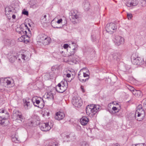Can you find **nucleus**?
I'll list each match as a JSON object with an SVG mask.
<instances>
[{"instance_id":"nucleus-1","label":"nucleus","mask_w":146,"mask_h":146,"mask_svg":"<svg viewBox=\"0 0 146 146\" xmlns=\"http://www.w3.org/2000/svg\"><path fill=\"white\" fill-rule=\"evenodd\" d=\"M131 60L132 63L135 65H141L144 62L143 58L139 57H135L134 54L131 56Z\"/></svg>"},{"instance_id":"nucleus-2","label":"nucleus","mask_w":146,"mask_h":146,"mask_svg":"<svg viewBox=\"0 0 146 146\" xmlns=\"http://www.w3.org/2000/svg\"><path fill=\"white\" fill-rule=\"evenodd\" d=\"M145 115V112L144 110H136L134 115L135 118L137 121L142 120Z\"/></svg>"},{"instance_id":"nucleus-3","label":"nucleus","mask_w":146,"mask_h":146,"mask_svg":"<svg viewBox=\"0 0 146 146\" xmlns=\"http://www.w3.org/2000/svg\"><path fill=\"white\" fill-rule=\"evenodd\" d=\"M78 14L77 10L72 11L71 15L69 16L71 21L74 24H75L79 19Z\"/></svg>"},{"instance_id":"nucleus-4","label":"nucleus","mask_w":146,"mask_h":146,"mask_svg":"<svg viewBox=\"0 0 146 146\" xmlns=\"http://www.w3.org/2000/svg\"><path fill=\"white\" fill-rule=\"evenodd\" d=\"M25 56L24 54L17 53L16 55L13 56V57L10 58L9 60L11 62H13L16 59H17L19 62H24L25 60Z\"/></svg>"},{"instance_id":"nucleus-5","label":"nucleus","mask_w":146,"mask_h":146,"mask_svg":"<svg viewBox=\"0 0 146 146\" xmlns=\"http://www.w3.org/2000/svg\"><path fill=\"white\" fill-rule=\"evenodd\" d=\"M35 101V102H33V103L35 106L41 109L42 108L44 107V103L42 98L39 97H36Z\"/></svg>"},{"instance_id":"nucleus-6","label":"nucleus","mask_w":146,"mask_h":146,"mask_svg":"<svg viewBox=\"0 0 146 146\" xmlns=\"http://www.w3.org/2000/svg\"><path fill=\"white\" fill-rule=\"evenodd\" d=\"M12 117L16 120L19 123H20L24 121V118L22 115L21 113L19 111H15L13 112Z\"/></svg>"},{"instance_id":"nucleus-7","label":"nucleus","mask_w":146,"mask_h":146,"mask_svg":"<svg viewBox=\"0 0 146 146\" xmlns=\"http://www.w3.org/2000/svg\"><path fill=\"white\" fill-rule=\"evenodd\" d=\"M72 102L73 105L75 107L79 108L82 105V101L79 97L74 96L73 97Z\"/></svg>"},{"instance_id":"nucleus-8","label":"nucleus","mask_w":146,"mask_h":146,"mask_svg":"<svg viewBox=\"0 0 146 146\" xmlns=\"http://www.w3.org/2000/svg\"><path fill=\"white\" fill-rule=\"evenodd\" d=\"M116 28L115 25L114 23H111L107 24L106 27V30L108 33L112 34L116 30Z\"/></svg>"},{"instance_id":"nucleus-9","label":"nucleus","mask_w":146,"mask_h":146,"mask_svg":"<svg viewBox=\"0 0 146 146\" xmlns=\"http://www.w3.org/2000/svg\"><path fill=\"white\" fill-rule=\"evenodd\" d=\"M39 125L41 130L44 131L49 130L51 127V126L49 125L48 123H41Z\"/></svg>"},{"instance_id":"nucleus-10","label":"nucleus","mask_w":146,"mask_h":146,"mask_svg":"<svg viewBox=\"0 0 146 146\" xmlns=\"http://www.w3.org/2000/svg\"><path fill=\"white\" fill-rule=\"evenodd\" d=\"M0 115V125H5V120L8 117L9 113L7 111V113H3Z\"/></svg>"},{"instance_id":"nucleus-11","label":"nucleus","mask_w":146,"mask_h":146,"mask_svg":"<svg viewBox=\"0 0 146 146\" xmlns=\"http://www.w3.org/2000/svg\"><path fill=\"white\" fill-rule=\"evenodd\" d=\"M67 86H66L64 84L62 86L60 83H59L56 87V90L57 91L60 93L63 92L66 90Z\"/></svg>"},{"instance_id":"nucleus-12","label":"nucleus","mask_w":146,"mask_h":146,"mask_svg":"<svg viewBox=\"0 0 146 146\" xmlns=\"http://www.w3.org/2000/svg\"><path fill=\"white\" fill-rule=\"evenodd\" d=\"M124 42V39L123 37L118 36H115L114 42L116 45L119 46L121 44L123 43Z\"/></svg>"},{"instance_id":"nucleus-13","label":"nucleus","mask_w":146,"mask_h":146,"mask_svg":"<svg viewBox=\"0 0 146 146\" xmlns=\"http://www.w3.org/2000/svg\"><path fill=\"white\" fill-rule=\"evenodd\" d=\"M11 78H1L0 79V82L3 86H6L9 85L11 84V82L10 80Z\"/></svg>"},{"instance_id":"nucleus-14","label":"nucleus","mask_w":146,"mask_h":146,"mask_svg":"<svg viewBox=\"0 0 146 146\" xmlns=\"http://www.w3.org/2000/svg\"><path fill=\"white\" fill-rule=\"evenodd\" d=\"M31 34H23L21 36L18 38V40L20 42H28L29 41V37H30Z\"/></svg>"},{"instance_id":"nucleus-15","label":"nucleus","mask_w":146,"mask_h":146,"mask_svg":"<svg viewBox=\"0 0 146 146\" xmlns=\"http://www.w3.org/2000/svg\"><path fill=\"white\" fill-rule=\"evenodd\" d=\"M62 135L64 137L63 139L67 141H70V139L71 140H74L76 139L75 135L73 133H70L69 135H65V136L64 134H62Z\"/></svg>"},{"instance_id":"nucleus-16","label":"nucleus","mask_w":146,"mask_h":146,"mask_svg":"<svg viewBox=\"0 0 146 146\" xmlns=\"http://www.w3.org/2000/svg\"><path fill=\"white\" fill-rule=\"evenodd\" d=\"M68 57V61L74 64H76L79 59V57L75 55L72 56H69Z\"/></svg>"},{"instance_id":"nucleus-17","label":"nucleus","mask_w":146,"mask_h":146,"mask_svg":"<svg viewBox=\"0 0 146 146\" xmlns=\"http://www.w3.org/2000/svg\"><path fill=\"white\" fill-rule=\"evenodd\" d=\"M65 117L64 113L61 112H57L54 116L55 119L58 120H60L63 119Z\"/></svg>"},{"instance_id":"nucleus-18","label":"nucleus","mask_w":146,"mask_h":146,"mask_svg":"<svg viewBox=\"0 0 146 146\" xmlns=\"http://www.w3.org/2000/svg\"><path fill=\"white\" fill-rule=\"evenodd\" d=\"M83 71L82 70H81L78 73V77L80 81L82 82H85L88 80L86 78L83 76Z\"/></svg>"},{"instance_id":"nucleus-19","label":"nucleus","mask_w":146,"mask_h":146,"mask_svg":"<svg viewBox=\"0 0 146 146\" xmlns=\"http://www.w3.org/2000/svg\"><path fill=\"white\" fill-rule=\"evenodd\" d=\"M95 105L92 104L90 105H88V106L86 108V112L87 114L88 115H90L92 113V109L94 106Z\"/></svg>"},{"instance_id":"nucleus-20","label":"nucleus","mask_w":146,"mask_h":146,"mask_svg":"<svg viewBox=\"0 0 146 146\" xmlns=\"http://www.w3.org/2000/svg\"><path fill=\"white\" fill-rule=\"evenodd\" d=\"M16 31L17 32L21 35L27 34V31L21 27H17L16 29Z\"/></svg>"},{"instance_id":"nucleus-21","label":"nucleus","mask_w":146,"mask_h":146,"mask_svg":"<svg viewBox=\"0 0 146 146\" xmlns=\"http://www.w3.org/2000/svg\"><path fill=\"white\" fill-rule=\"evenodd\" d=\"M40 40L43 41V44L44 45H48L49 44L50 41V39L48 37H42L40 38Z\"/></svg>"},{"instance_id":"nucleus-22","label":"nucleus","mask_w":146,"mask_h":146,"mask_svg":"<svg viewBox=\"0 0 146 146\" xmlns=\"http://www.w3.org/2000/svg\"><path fill=\"white\" fill-rule=\"evenodd\" d=\"M89 119L86 116H83L80 120L81 123L83 125H86Z\"/></svg>"},{"instance_id":"nucleus-23","label":"nucleus","mask_w":146,"mask_h":146,"mask_svg":"<svg viewBox=\"0 0 146 146\" xmlns=\"http://www.w3.org/2000/svg\"><path fill=\"white\" fill-rule=\"evenodd\" d=\"M100 108V106L98 105H95L94 106L92 109V113L90 114V115H93L95 114L99 111Z\"/></svg>"},{"instance_id":"nucleus-24","label":"nucleus","mask_w":146,"mask_h":146,"mask_svg":"<svg viewBox=\"0 0 146 146\" xmlns=\"http://www.w3.org/2000/svg\"><path fill=\"white\" fill-rule=\"evenodd\" d=\"M67 51L68 53V56L74 55V54L76 51V50H75V48L71 49L70 46H69V48L67 49Z\"/></svg>"},{"instance_id":"nucleus-25","label":"nucleus","mask_w":146,"mask_h":146,"mask_svg":"<svg viewBox=\"0 0 146 146\" xmlns=\"http://www.w3.org/2000/svg\"><path fill=\"white\" fill-rule=\"evenodd\" d=\"M23 101L24 103V106L25 108L28 109L30 107V102L27 101L26 100H23Z\"/></svg>"},{"instance_id":"nucleus-26","label":"nucleus","mask_w":146,"mask_h":146,"mask_svg":"<svg viewBox=\"0 0 146 146\" xmlns=\"http://www.w3.org/2000/svg\"><path fill=\"white\" fill-rule=\"evenodd\" d=\"M83 5L84 6V7L85 8V10L86 11L88 10L90 6V4L88 1H85L83 3Z\"/></svg>"},{"instance_id":"nucleus-27","label":"nucleus","mask_w":146,"mask_h":146,"mask_svg":"<svg viewBox=\"0 0 146 146\" xmlns=\"http://www.w3.org/2000/svg\"><path fill=\"white\" fill-rule=\"evenodd\" d=\"M46 98L48 100H53L54 98L53 94H52L51 92L47 93Z\"/></svg>"},{"instance_id":"nucleus-28","label":"nucleus","mask_w":146,"mask_h":146,"mask_svg":"<svg viewBox=\"0 0 146 146\" xmlns=\"http://www.w3.org/2000/svg\"><path fill=\"white\" fill-rule=\"evenodd\" d=\"M117 54L115 52H112L110 55V57L113 58L115 59L117 57Z\"/></svg>"},{"instance_id":"nucleus-29","label":"nucleus","mask_w":146,"mask_h":146,"mask_svg":"<svg viewBox=\"0 0 146 146\" xmlns=\"http://www.w3.org/2000/svg\"><path fill=\"white\" fill-rule=\"evenodd\" d=\"M18 138L15 135L14 137H12V141L15 143H17L19 141Z\"/></svg>"},{"instance_id":"nucleus-30","label":"nucleus","mask_w":146,"mask_h":146,"mask_svg":"<svg viewBox=\"0 0 146 146\" xmlns=\"http://www.w3.org/2000/svg\"><path fill=\"white\" fill-rule=\"evenodd\" d=\"M51 25L52 27L54 28H59V27L57 26L55 24H56V22H54V20H52L51 22Z\"/></svg>"},{"instance_id":"nucleus-31","label":"nucleus","mask_w":146,"mask_h":146,"mask_svg":"<svg viewBox=\"0 0 146 146\" xmlns=\"http://www.w3.org/2000/svg\"><path fill=\"white\" fill-rule=\"evenodd\" d=\"M142 93L140 90H137L135 96L137 97H141L142 96Z\"/></svg>"},{"instance_id":"nucleus-32","label":"nucleus","mask_w":146,"mask_h":146,"mask_svg":"<svg viewBox=\"0 0 146 146\" xmlns=\"http://www.w3.org/2000/svg\"><path fill=\"white\" fill-rule=\"evenodd\" d=\"M12 10L10 8L8 7H6L5 8V13L6 15H8V13L10 12H11L12 11Z\"/></svg>"},{"instance_id":"nucleus-33","label":"nucleus","mask_w":146,"mask_h":146,"mask_svg":"<svg viewBox=\"0 0 146 146\" xmlns=\"http://www.w3.org/2000/svg\"><path fill=\"white\" fill-rule=\"evenodd\" d=\"M132 6H135L138 4V2L136 0H131V2Z\"/></svg>"},{"instance_id":"nucleus-34","label":"nucleus","mask_w":146,"mask_h":146,"mask_svg":"<svg viewBox=\"0 0 146 146\" xmlns=\"http://www.w3.org/2000/svg\"><path fill=\"white\" fill-rule=\"evenodd\" d=\"M83 76H84V77H85V78H86V79H87V80H88L89 79V73L88 72H87V73H84V72H83Z\"/></svg>"},{"instance_id":"nucleus-35","label":"nucleus","mask_w":146,"mask_h":146,"mask_svg":"<svg viewBox=\"0 0 146 146\" xmlns=\"http://www.w3.org/2000/svg\"><path fill=\"white\" fill-rule=\"evenodd\" d=\"M7 113V110L5 108H2L0 109V115L3 113Z\"/></svg>"},{"instance_id":"nucleus-36","label":"nucleus","mask_w":146,"mask_h":146,"mask_svg":"<svg viewBox=\"0 0 146 146\" xmlns=\"http://www.w3.org/2000/svg\"><path fill=\"white\" fill-rule=\"evenodd\" d=\"M142 103L143 104L144 108L146 110V98L142 100Z\"/></svg>"},{"instance_id":"nucleus-37","label":"nucleus","mask_w":146,"mask_h":146,"mask_svg":"<svg viewBox=\"0 0 146 146\" xmlns=\"http://www.w3.org/2000/svg\"><path fill=\"white\" fill-rule=\"evenodd\" d=\"M131 91L132 92L133 94L135 96L136 94V92L137 90H135L132 87L131 89Z\"/></svg>"},{"instance_id":"nucleus-38","label":"nucleus","mask_w":146,"mask_h":146,"mask_svg":"<svg viewBox=\"0 0 146 146\" xmlns=\"http://www.w3.org/2000/svg\"><path fill=\"white\" fill-rule=\"evenodd\" d=\"M127 17L129 20H131L133 17L131 13H127Z\"/></svg>"},{"instance_id":"nucleus-39","label":"nucleus","mask_w":146,"mask_h":146,"mask_svg":"<svg viewBox=\"0 0 146 146\" xmlns=\"http://www.w3.org/2000/svg\"><path fill=\"white\" fill-rule=\"evenodd\" d=\"M72 43L73 45V46H74V48H75V50H77L78 46V45L74 42H72Z\"/></svg>"},{"instance_id":"nucleus-40","label":"nucleus","mask_w":146,"mask_h":146,"mask_svg":"<svg viewBox=\"0 0 146 146\" xmlns=\"http://www.w3.org/2000/svg\"><path fill=\"white\" fill-rule=\"evenodd\" d=\"M81 146H88V145L86 142L84 141L82 143Z\"/></svg>"},{"instance_id":"nucleus-41","label":"nucleus","mask_w":146,"mask_h":146,"mask_svg":"<svg viewBox=\"0 0 146 146\" xmlns=\"http://www.w3.org/2000/svg\"><path fill=\"white\" fill-rule=\"evenodd\" d=\"M144 110L142 108V105L141 104L139 105L137 107V110Z\"/></svg>"},{"instance_id":"nucleus-42","label":"nucleus","mask_w":146,"mask_h":146,"mask_svg":"<svg viewBox=\"0 0 146 146\" xmlns=\"http://www.w3.org/2000/svg\"><path fill=\"white\" fill-rule=\"evenodd\" d=\"M63 47L64 49H66L67 50V49L69 48V45L68 44H64L63 45Z\"/></svg>"},{"instance_id":"nucleus-43","label":"nucleus","mask_w":146,"mask_h":146,"mask_svg":"<svg viewBox=\"0 0 146 146\" xmlns=\"http://www.w3.org/2000/svg\"><path fill=\"white\" fill-rule=\"evenodd\" d=\"M23 14L27 15H28V12L27 11H24L22 12Z\"/></svg>"},{"instance_id":"nucleus-44","label":"nucleus","mask_w":146,"mask_h":146,"mask_svg":"<svg viewBox=\"0 0 146 146\" xmlns=\"http://www.w3.org/2000/svg\"><path fill=\"white\" fill-rule=\"evenodd\" d=\"M126 5L129 7H131V6H132V4H131V2L129 3V2H127L126 3Z\"/></svg>"},{"instance_id":"nucleus-45","label":"nucleus","mask_w":146,"mask_h":146,"mask_svg":"<svg viewBox=\"0 0 146 146\" xmlns=\"http://www.w3.org/2000/svg\"><path fill=\"white\" fill-rule=\"evenodd\" d=\"M57 68V66H52L51 68V70L52 71H54L56 70Z\"/></svg>"},{"instance_id":"nucleus-46","label":"nucleus","mask_w":146,"mask_h":146,"mask_svg":"<svg viewBox=\"0 0 146 146\" xmlns=\"http://www.w3.org/2000/svg\"><path fill=\"white\" fill-rule=\"evenodd\" d=\"M24 25H25V28L28 29V31H29V33L28 34H29V35H30V34H31V32L30 30V29H29L28 28L27 25L26 24H24Z\"/></svg>"},{"instance_id":"nucleus-47","label":"nucleus","mask_w":146,"mask_h":146,"mask_svg":"<svg viewBox=\"0 0 146 146\" xmlns=\"http://www.w3.org/2000/svg\"><path fill=\"white\" fill-rule=\"evenodd\" d=\"M62 19H58V21L56 22V23H58V24H60V23H62Z\"/></svg>"},{"instance_id":"nucleus-48","label":"nucleus","mask_w":146,"mask_h":146,"mask_svg":"<svg viewBox=\"0 0 146 146\" xmlns=\"http://www.w3.org/2000/svg\"><path fill=\"white\" fill-rule=\"evenodd\" d=\"M30 123H31V124H29V125L30 126H32L33 125V124L34 122L32 121H30Z\"/></svg>"},{"instance_id":"nucleus-49","label":"nucleus","mask_w":146,"mask_h":146,"mask_svg":"<svg viewBox=\"0 0 146 146\" xmlns=\"http://www.w3.org/2000/svg\"><path fill=\"white\" fill-rule=\"evenodd\" d=\"M66 76L68 78H70L71 76V74L70 73H67L66 75Z\"/></svg>"},{"instance_id":"nucleus-50","label":"nucleus","mask_w":146,"mask_h":146,"mask_svg":"<svg viewBox=\"0 0 146 146\" xmlns=\"http://www.w3.org/2000/svg\"><path fill=\"white\" fill-rule=\"evenodd\" d=\"M112 109L113 110V111H115L116 110H117V108L116 107H113L112 108Z\"/></svg>"},{"instance_id":"nucleus-51","label":"nucleus","mask_w":146,"mask_h":146,"mask_svg":"<svg viewBox=\"0 0 146 146\" xmlns=\"http://www.w3.org/2000/svg\"><path fill=\"white\" fill-rule=\"evenodd\" d=\"M110 146H120V145H119L116 144H115L112 145H110Z\"/></svg>"},{"instance_id":"nucleus-52","label":"nucleus","mask_w":146,"mask_h":146,"mask_svg":"<svg viewBox=\"0 0 146 146\" xmlns=\"http://www.w3.org/2000/svg\"><path fill=\"white\" fill-rule=\"evenodd\" d=\"M81 89L82 90V92H84V87H83V86H81Z\"/></svg>"},{"instance_id":"nucleus-53","label":"nucleus","mask_w":146,"mask_h":146,"mask_svg":"<svg viewBox=\"0 0 146 146\" xmlns=\"http://www.w3.org/2000/svg\"><path fill=\"white\" fill-rule=\"evenodd\" d=\"M12 18L13 19H15L16 18V16L15 15H13L12 16Z\"/></svg>"},{"instance_id":"nucleus-54","label":"nucleus","mask_w":146,"mask_h":146,"mask_svg":"<svg viewBox=\"0 0 146 146\" xmlns=\"http://www.w3.org/2000/svg\"><path fill=\"white\" fill-rule=\"evenodd\" d=\"M46 15H44V16H43V17H44V18H43L42 19H44V18L45 19V21H46Z\"/></svg>"},{"instance_id":"nucleus-55","label":"nucleus","mask_w":146,"mask_h":146,"mask_svg":"<svg viewBox=\"0 0 146 146\" xmlns=\"http://www.w3.org/2000/svg\"><path fill=\"white\" fill-rule=\"evenodd\" d=\"M47 113V115L48 116L49 115V112H48V113Z\"/></svg>"},{"instance_id":"nucleus-56","label":"nucleus","mask_w":146,"mask_h":146,"mask_svg":"<svg viewBox=\"0 0 146 146\" xmlns=\"http://www.w3.org/2000/svg\"><path fill=\"white\" fill-rule=\"evenodd\" d=\"M65 84H68V83H67V82L66 81L65 82Z\"/></svg>"},{"instance_id":"nucleus-57","label":"nucleus","mask_w":146,"mask_h":146,"mask_svg":"<svg viewBox=\"0 0 146 146\" xmlns=\"http://www.w3.org/2000/svg\"><path fill=\"white\" fill-rule=\"evenodd\" d=\"M28 24H29V26H30V24H29V23Z\"/></svg>"},{"instance_id":"nucleus-58","label":"nucleus","mask_w":146,"mask_h":146,"mask_svg":"<svg viewBox=\"0 0 146 146\" xmlns=\"http://www.w3.org/2000/svg\"><path fill=\"white\" fill-rule=\"evenodd\" d=\"M74 138L72 136V138Z\"/></svg>"}]
</instances>
